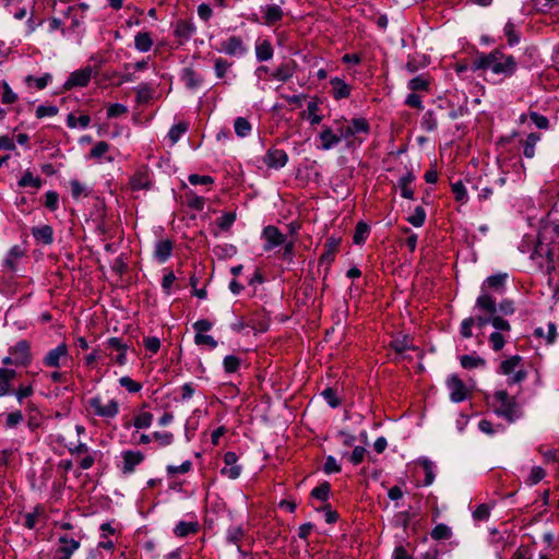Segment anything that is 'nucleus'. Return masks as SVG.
Segmentation results:
<instances>
[{
    "label": "nucleus",
    "mask_w": 559,
    "mask_h": 559,
    "mask_svg": "<svg viewBox=\"0 0 559 559\" xmlns=\"http://www.w3.org/2000/svg\"><path fill=\"white\" fill-rule=\"evenodd\" d=\"M546 258L548 273L555 270L556 261H559V223L545 225L539 233L538 243L531 254L532 259Z\"/></svg>",
    "instance_id": "nucleus-1"
},
{
    "label": "nucleus",
    "mask_w": 559,
    "mask_h": 559,
    "mask_svg": "<svg viewBox=\"0 0 559 559\" xmlns=\"http://www.w3.org/2000/svg\"><path fill=\"white\" fill-rule=\"evenodd\" d=\"M475 313L463 320L461 324V335L465 338L472 336V326L484 328L489 321V296L483 293L475 306Z\"/></svg>",
    "instance_id": "nucleus-2"
},
{
    "label": "nucleus",
    "mask_w": 559,
    "mask_h": 559,
    "mask_svg": "<svg viewBox=\"0 0 559 559\" xmlns=\"http://www.w3.org/2000/svg\"><path fill=\"white\" fill-rule=\"evenodd\" d=\"M493 413L498 417L506 419L508 424L513 423L518 417L515 399L510 396L507 391H497L495 393Z\"/></svg>",
    "instance_id": "nucleus-3"
},
{
    "label": "nucleus",
    "mask_w": 559,
    "mask_h": 559,
    "mask_svg": "<svg viewBox=\"0 0 559 559\" xmlns=\"http://www.w3.org/2000/svg\"><path fill=\"white\" fill-rule=\"evenodd\" d=\"M88 408L95 416L104 418L106 421L114 419L120 411V405L115 399H104L95 395L87 401Z\"/></svg>",
    "instance_id": "nucleus-4"
},
{
    "label": "nucleus",
    "mask_w": 559,
    "mask_h": 559,
    "mask_svg": "<svg viewBox=\"0 0 559 559\" xmlns=\"http://www.w3.org/2000/svg\"><path fill=\"white\" fill-rule=\"evenodd\" d=\"M522 360L523 358L519 355L511 356L500 362L497 372L509 376L508 382L510 384L520 383L526 378V371L522 368L518 369Z\"/></svg>",
    "instance_id": "nucleus-5"
},
{
    "label": "nucleus",
    "mask_w": 559,
    "mask_h": 559,
    "mask_svg": "<svg viewBox=\"0 0 559 559\" xmlns=\"http://www.w3.org/2000/svg\"><path fill=\"white\" fill-rule=\"evenodd\" d=\"M497 164L502 169V171H506V163L509 159H512L513 157L518 156V147L515 145V141L513 138H508L499 141L497 143Z\"/></svg>",
    "instance_id": "nucleus-6"
},
{
    "label": "nucleus",
    "mask_w": 559,
    "mask_h": 559,
    "mask_svg": "<svg viewBox=\"0 0 559 559\" xmlns=\"http://www.w3.org/2000/svg\"><path fill=\"white\" fill-rule=\"evenodd\" d=\"M447 388L450 393V400L454 403L463 402L467 397L468 390L456 374H451L448 378Z\"/></svg>",
    "instance_id": "nucleus-7"
},
{
    "label": "nucleus",
    "mask_w": 559,
    "mask_h": 559,
    "mask_svg": "<svg viewBox=\"0 0 559 559\" xmlns=\"http://www.w3.org/2000/svg\"><path fill=\"white\" fill-rule=\"evenodd\" d=\"M15 360V366H27L32 361L31 345L27 341H20L9 349Z\"/></svg>",
    "instance_id": "nucleus-8"
},
{
    "label": "nucleus",
    "mask_w": 559,
    "mask_h": 559,
    "mask_svg": "<svg viewBox=\"0 0 559 559\" xmlns=\"http://www.w3.org/2000/svg\"><path fill=\"white\" fill-rule=\"evenodd\" d=\"M262 238L264 239V251H270L275 247L285 243L286 236L280 231V229L273 225H269L262 230Z\"/></svg>",
    "instance_id": "nucleus-9"
},
{
    "label": "nucleus",
    "mask_w": 559,
    "mask_h": 559,
    "mask_svg": "<svg viewBox=\"0 0 559 559\" xmlns=\"http://www.w3.org/2000/svg\"><path fill=\"white\" fill-rule=\"evenodd\" d=\"M221 51L234 57H241L247 53L248 49L242 39L238 36H230L221 43Z\"/></svg>",
    "instance_id": "nucleus-10"
},
{
    "label": "nucleus",
    "mask_w": 559,
    "mask_h": 559,
    "mask_svg": "<svg viewBox=\"0 0 559 559\" xmlns=\"http://www.w3.org/2000/svg\"><path fill=\"white\" fill-rule=\"evenodd\" d=\"M80 547V542L69 538L67 535L59 537V546L55 559H71V556Z\"/></svg>",
    "instance_id": "nucleus-11"
},
{
    "label": "nucleus",
    "mask_w": 559,
    "mask_h": 559,
    "mask_svg": "<svg viewBox=\"0 0 559 559\" xmlns=\"http://www.w3.org/2000/svg\"><path fill=\"white\" fill-rule=\"evenodd\" d=\"M238 456L235 452H226L224 455L225 466L222 468V475L229 479H237L241 474V466L237 464Z\"/></svg>",
    "instance_id": "nucleus-12"
},
{
    "label": "nucleus",
    "mask_w": 559,
    "mask_h": 559,
    "mask_svg": "<svg viewBox=\"0 0 559 559\" xmlns=\"http://www.w3.org/2000/svg\"><path fill=\"white\" fill-rule=\"evenodd\" d=\"M341 243L340 238L330 237L324 243V251L320 257L319 264L325 265V271L328 272L329 266L332 264L335 258V253L338 250Z\"/></svg>",
    "instance_id": "nucleus-13"
},
{
    "label": "nucleus",
    "mask_w": 559,
    "mask_h": 559,
    "mask_svg": "<svg viewBox=\"0 0 559 559\" xmlns=\"http://www.w3.org/2000/svg\"><path fill=\"white\" fill-rule=\"evenodd\" d=\"M107 348L117 352L116 355L110 354L111 360L118 364L119 366H123L127 362V349L128 346L126 343H122L118 337H110L107 341Z\"/></svg>",
    "instance_id": "nucleus-14"
},
{
    "label": "nucleus",
    "mask_w": 559,
    "mask_h": 559,
    "mask_svg": "<svg viewBox=\"0 0 559 559\" xmlns=\"http://www.w3.org/2000/svg\"><path fill=\"white\" fill-rule=\"evenodd\" d=\"M287 160L288 156L286 152L280 148H270L263 158V162L267 167L275 169L284 167Z\"/></svg>",
    "instance_id": "nucleus-15"
},
{
    "label": "nucleus",
    "mask_w": 559,
    "mask_h": 559,
    "mask_svg": "<svg viewBox=\"0 0 559 559\" xmlns=\"http://www.w3.org/2000/svg\"><path fill=\"white\" fill-rule=\"evenodd\" d=\"M68 356V347L66 344H60L56 348L49 350L44 358V364L47 367H59L61 360Z\"/></svg>",
    "instance_id": "nucleus-16"
},
{
    "label": "nucleus",
    "mask_w": 559,
    "mask_h": 559,
    "mask_svg": "<svg viewBox=\"0 0 559 559\" xmlns=\"http://www.w3.org/2000/svg\"><path fill=\"white\" fill-rule=\"evenodd\" d=\"M319 111V102L311 99L307 104V108L300 112V118L309 121L311 126L319 124L322 121V115H320Z\"/></svg>",
    "instance_id": "nucleus-17"
},
{
    "label": "nucleus",
    "mask_w": 559,
    "mask_h": 559,
    "mask_svg": "<svg viewBox=\"0 0 559 559\" xmlns=\"http://www.w3.org/2000/svg\"><path fill=\"white\" fill-rule=\"evenodd\" d=\"M195 29L197 28L192 22L179 20L176 23L174 34L178 38L179 43L182 44L190 39V37L195 33Z\"/></svg>",
    "instance_id": "nucleus-18"
},
{
    "label": "nucleus",
    "mask_w": 559,
    "mask_h": 559,
    "mask_svg": "<svg viewBox=\"0 0 559 559\" xmlns=\"http://www.w3.org/2000/svg\"><path fill=\"white\" fill-rule=\"evenodd\" d=\"M123 457V473H132L136 465H139L143 460L144 455L140 451H124L122 453Z\"/></svg>",
    "instance_id": "nucleus-19"
},
{
    "label": "nucleus",
    "mask_w": 559,
    "mask_h": 559,
    "mask_svg": "<svg viewBox=\"0 0 559 559\" xmlns=\"http://www.w3.org/2000/svg\"><path fill=\"white\" fill-rule=\"evenodd\" d=\"M321 145L320 148L329 151L341 142V136L329 127H325L320 135Z\"/></svg>",
    "instance_id": "nucleus-20"
},
{
    "label": "nucleus",
    "mask_w": 559,
    "mask_h": 559,
    "mask_svg": "<svg viewBox=\"0 0 559 559\" xmlns=\"http://www.w3.org/2000/svg\"><path fill=\"white\" fill-rule=\"evenodd\" d=\"M460 362L464 369L468 370L477 368L485 369L487 366L486 358L477 356L475 354L461 356Z\"/></svg>",
    "instance_id": "nucleus-21"
},
{
    "label": "nucleus",
    "mask_w": 559,
    "mask_h": 559,
    "mask_svg": "<svg viewBox=\"0 0 559 559\" xmlns=\"http://www.w3.org/2000/svg\"><path fill=\"white\" fill-rule=\"evenodd\" d=\"M173 252V242L168 239L159 240L155 245L154 257L160 262H166Z\"/></svg>",
    "instance_id": "nucleus-22"
},
{
    "label": "nucleus",
    "mask_w": 559,
    "mask_h": 559,
    "mask_svg": "<svg viewBox=\"0 0 559 559\" xmlns=\"http://www.w3.org/2000/svg\"><path fill=\"white\" fill-rule=\"evenodd\" d=\"M262 11L264 13V23L270 26L280 22L284 15L283 10L276 4L266 5L265 8H262Z\"/></svg>",
    "instance_id": "nucleus-23"
},
{
    "label": "nucleus",
    "mask_w": 559,
    "mask_h": 559,
    "mask_svg": "<svg viewBox=\"0 0 559 559\" xmlns=\"http://www.w3.org/2000/svg\"><path fill=\"white\" fill-rule=\"evenodd\" d=\"M332 94L336 99L346 98L350 94V86L340 78L331 80Z\"/></svg>",
    "instance_id": "nucleus-24"
},
{
    "label": "nucleus",
    "mask_w": 559,
    "mask_h": 559,
    "mask_svg": "<svg viewBox=\"0 0 559 559\" xmlns=\"http://www.w3.org/2000/svg\"><path fill=\"white\" fill-rule=\"evenodd\" d=\"M32 235L37 241L49 245L53 241V230L49 225L34 227Z\"/></svg>",
    "instance_id": "nucleus-25"
},
{
    "label": "nucleus",
    "mask_w": 559,
    "mask_h": 559,
    "mask_svg": "<svg viewBox=\"0 0 559 559\" xmlns=\"http://www.w3.org/2000/svg\"><path fill=\"white\" fill-rule=\"evenodd\" d=\"M91 72H74L72 75L64 82V90H70L74 86H85L91 80Z\"/></svg>",
    "instance_id": "nucleus-26"
},
{
    "label": "nucleus",
    "mask_w": 559,
    "mask_h": 559,
    "mask_svg": "<svg viewBox=\"0 0 559 559\" xmlns=\"http://www.w3.org/2000/svg\"><path fill=\"white\" fill-rule=\"evenodd\" d=\"M255 56L259 61H266L273 56V47L267 39L258 40L255 45Z\"/></svg>",
    "instance_id": "nucleus-27"
},
{
    "label": "nucleus",
    "mask_w": 559,
    "mask_h": 559,
    "mask_svg": "<svg viewBox=\"0 0 559 559\" xmlns=\"http://www.w3.org/2000/svg\"><path fill=\"white\" fill-rule=\"evenodd\" d=\"M15 374L13 369L0 368V397L10 392V383Z\"/></svg>",
    "instance_id": "nucleus-28"
},
{
    "label": "nucleus",
    "mask_w": 559,
    "mask_h": 559,
    "mask_svg": "<svg viewBox=\"0 0 559 559\" xmlns=\"http://www.w3.org/2000/svg\"><path fill=\"white\" fill-rule=\"evenodd\" d=\"M133 190H146L150 188V177L146 170H139L130 180Z\"/></svg>",
    "instance_id": "nucleus-29"
},
{
    "label": "nucleus",
    "mask_w": 559,
    "mask_h": 559,
    "mask_svg": "<svg viewBox=\"0 0 559 559\" xmlns=\"http://www.w3.org/2000/svg\"><path fill=\"white\" fill-rule=\"evenodd\" d=\"M182 82L187 86V88L194 91L201 87L203 78L200 72H183Z\"/></svg>",
    "instance_id": "nucleus-30"
},
{
    "label": "nucleus",
    "mask_w": 559,
    "mask_h": 559,
    "mask_svg": "<svg viewBox=\"0 0 559 559\" xmlns=\"http://www.w3.org/2000/svg\"><path fill=\"white\" fill-rule=\"evenodd\" d=\"M430 80L427 75L420 74L408 82V88L413 92H427L429 90Z\"/></svg>",
    "instance_id": "nucleus-31"
},
{
    "label": "nucleus",
    "mask_w": 559,
    "mask_h": 559,
    "mask_svg": "<svg viewBox=\"0 0 559 559\" xmlns=\"http://www.w3.org/2000/svg\"><path fill=\"white\" fill-rule=\"evenodd\" d=\"M491 325L498 331L509 332L511 330L510 323L502 318V316L497 314V309L495 302L491 300Z\"/></svg>",
    "instance_id": "nucleus-32"
},
{
    "label": "nucleus",
    "mask_w": 559,
    "mask_h": 559,
    "mask_svg": "<svg viewBox=\"0 0 559 559\" xmlns=\"http://www.w3.org/2000/svg\"><path fill=\"white\" fill-rule=\"evenodd\" d=\"M134 45L138 50L146 52L152 48L153 39L148 33L141 32L135 35Z\"/></svg>",
    "instance_id": "nucleus-33"
},
{
    "label": "nucleus",
    "mask_w": 559,
    "mask_h": 559,
    "mask_svg": "<svg viewBox=\"0 0 559 559\" xmlns=\"http://www.w3.org/2000/svg\"><path fill=\"white\" fill-rule=\"evenodd\" d=\"M414 176L411 173H407L406 175L402 176L399 179V187L401 188V194L405 199H413L414 198V191L409 187V185L413 182Z\"/></svg>",
    "instance_id": "nucleus-34"
},
{
    "label": "nucleus",
    "mask_w": 559,
    "mask_h": 559,
    "mask_svg": "<svg viewBox=\"0 0 559 559\" xmlns=\"http://www.w3.org/2000/svg\"><path fill=\"white\" fill-rule=\"evenodd\" d=\"M540 140V135L537 133H530L523 143V154L527 158H533L535 155V146Z\"/></svg>",
    "instance_id": "nucleus-35"
},
{
    "label": "nucleus",
    "mask_w": 559,
    "mask_h": 559,
    "mask_svg": "<svg viewBox=\"0 0 559 559\" xmlns=\"http://www.w3.org/2000/svg\"><path fill=\"white\" fill-rule=\"evenodd\" d=\"M198 528L199 524L197 522H179L176 525L174 533L178 537H185L189 534L197 533Z\"/></svg>",
    "instance_id": "nucleus-36"
},
{
    "label": "nucleus",
    "mask_w": 559,
    "mask_h": 559,
    "mask_svg": "<svg viewBox=\"0 0 559 559\" xmlns=\"http://www.w3.org/2000/svg\"><path fill=\"white\" fill-rule=\"evenodd\" d=\"M90 122L91 118L87 115H81L80 117H76L74 114L71 112L67 117V126L71 129H74L76 127L85 129L88 127Z\"/></svg>",
    "instance_id": "nucleus-37"
},
{
    "label": "nucleus",
    "mask_w": 559,
    "mask_h": 559,
    "mask_svg": "<svg viewBox=\"0 0 559 559\" xmlns=\"http://www.w3.org/2000/svg\"><path fill=\"white\" fill-rule=\"evenodd\" d=\"M51 81V75L49 73H46L45 75L40 78H35L33 75H27L25 78V82L29 87H35L36 90H43L45 88L48 83Z\"/></svg>",
    "instance_id": "nucleus-38"
},
{
    "label": "nucleus",
    "mask_w": 559,
    "mask_h": 559,
    "mask_svg": "<svg viewBox=\"0 0 559 559\" xmlns=\"http://www.w3.org/2000/svg\"><path fill=\"white\" fill-rule=\"evenodd\" d=\"M153 423V414L150 412L139 413L133 419V426L138 429L148 428Z\"/></svg>",
    "instance_id": "nucleus-39"
},
{
    "label": "nucleus",
    "mask_w": 559,
    "mask_h": 559,
    "mask_svg": "<svg viewBox=\"0 0 559 559\" xmlns=\"http://www.w3.org/2000/svg\"><path fill=\"white\" fill-rule=\"evenodd\" d=\"M188 130V123L187 122H179L175 126H173L168 132V138L171 141V143L178 142V140L185 134Z\"/></svg>",
    "instance_id": "nucleus-40"
},
{
    "label": "nucleus",
    "mask_w": 559,
    "mask_h": 559,
    "mask_svg": "<svg viewBox=\"0 0 559 559\" xmlns=\"http://www.w3.org/2000/svg\"><path fill=\"white\" fill-rule=\"evenodd\" d=\"M426 219V212L423 206H417L414 213L407 217V222L414 227H420L424 225Z\"/></svg>",
    "instance_id": "nucleus-41"
},
{
    "label": "nucleus",
    "mask_w": 559,
    "mask_h": 559,
    "mask_svg": "<svg viewBox=\"0 0 559 559\" xmlns=\"http://www.w3.org/2000/svg\"><path fill=\"white\" fill-rule=\"evenodd\" d=\"M40 185V178L35 177L31 171H26L19 180L20 187H32L35 189H39Z\"/></svg>",
    "instance_id": "nucleus-42"
},
{
    "label": "nucleus",
    "mask_w": 559,
    "mask_h": 559,
    "mask_svg": "<svg viewBox=\"0 0 559 559\" xmlns=\"http://www.w3.org/2000/svg\"><path fill=\"white\" fill-rule=\"evenodd\" d=\"M234 128H235L236 134L241 138L247 136L249 134V132L251 131L250 122L246 118H242V117H238L235 120Z\"/></svg>",
    "instance_id": "nucleus-43"
},
{
    "label": "nucleus",
    "mask_w": 559,
    "mask_h": 559,
    "mask_svg": "<svg viewBox=\"0 0 559 559\" xmlns=\"http://www.w3.org/2000/svg\"><path fill=\"white\" fill-rule=\"evenodd\" d=\"M348 126L352 129L354 135L357 133L369 132V123L364 118H355L348 123Z\"/></svg>",
    "instance_id": "nucleus-44"
},
{
    "label": "nucleus",
    "mask_w": 559,
    "mask_h": 559,
    "mask_svg": "<svg viewBox=\"0 0 559 559\" xmlns=\"http://www.w3.org/2000/svg\"><path fill=\"white\" fill-rule=\"evenodd\" d=\"M508 278V273H497L491 275V290L502 293Z\"/></svg>",
    "instance_id": "nucleus-45"
},
{
    "label": "nucleus",
    "mask_w": 559,
    "mask_h": 559,
    "mask_svg": "<svg viewBox=\"0 0 559 559\" xmlns=\"http://www.w3.org/2000/svg\"><path fill=\"white\" fill-rule=\"evenodd\" d=\"M497 314L499 316H512L515 312L514 301L511 299H503L498 306H496Z\"/></svg>",
    "instance_id": "nucleus-46"
},
{
    "label": "nucleus",
    "mask_w": 559,
    "mask_h": 559,
    "mask_svg": "<svg viewBox=\"0 0 559 559\" xmlns=\"http://www.w3.org/2000/svg\"><path fill=\"white\" fill-rule=\"evenodd\" d=\"M369 234V227L367 224L359 222L356 225L355 233H354V242L359 245L362 243Z\"/></svg>",
    "instance_id": "nucleus-47"
},
{
    "label": "nucleus",
    "mask_w": 559,
    "mask_h": 559,
    "mask_svg": "<svg viewBox=\"0 0 559 559\" xmlns=\"http://www.w3.org/2000/svg\"><path fill=\"white\" fill-rule=\"evenodd\" d=\"M223 366L227 373H234L240 366V359L235 355H228L224 358Z\"/></svg>",
    "instance_id": "nucleus-48"
},
{
    "label": "nucleus",
    "mask_w": 559,
    "mask_h": 559,
    "mask_svg": "<svg viewBox=\"0 0 559 559\" xmlns=\"http://www.w3.org/2000/svg\"><path fill=\"white\" fill-rule=\"evenodd\" d=\"M421 466L425 471V486H429L435 480V473H433V463L429 461L428 459H424L420 461Z\"/></svg>",
    "instance_id": "nucleus-49"
},
{
    "label": "nucleus",
    "mask_w": 559,
    "mask_h": 559,
    "mask_svg": "<svg viewBox=\"0 0 559 559\" xmlns=\"http://www.w3.org/2000/svg\"><path fill=\"white\" fill-rule=\"evenodd\" d=\"M119 383L122 388L128 390L130 393H136L142 389V384L132 380L130 377L124 376L119 379Z\"/></svg>",
    "instance_id": "nucleus-50"
},
{
    "label": "nucleus",
    "mask_w": 559,
    "mask_h": 559,
    "mask_svg": "<svg viewBox=\"0 0 559 559\" xmlns=\"http://www.w3.org/2000/svg\"><path fill=\"white\" fill-rule=\"evenodd\" d=\"M330 493V485L329 483H323L320 486L316 487L311 491V496L318 500L325 501L329 498Z\"/></svg>",
    "instance_id": "nucleus-51"
},
{
    "label": "nucleus",
    "mask_w": 559,
    "mask_h": 559,
    "mask_svg": "<svg viewBox=\"0 0 559 559\" xmlns=\"http://www.w3.org/2000/svg\"><path fill=\"white\" fill-rule=\"evenodd\" d=\"M433 539H448L451 537V530L445 524H438L431 532Z\"/></svg>",
    "instance_id": "nucleus-52"
},
{
    "label": "nucleus",
    "mask_w": 559,
    "mask_h": 559,
    "mask_svg": "<svg viewBox=\"0 0 559 559\" xmlns=\"http://www.w3.org/2000/svg\"><path fill=\"white\" fill-rule=\"evenodd\" d=\"M236 219V214L235 213H225L224 215H222L217 221V226L219 227L221 230H228L231 225L234 224Z\"/></svg>",
    "instance_id": "nucleus-53"
},
{
    "label": "nucleus",
    "mask_w": 559,
    "mask_h": 559,
    "mask_svg": "<svg viewBox=\"0 0 559 559\" xmlns=\"http://www.w3.org/2000/svg\"><path fill=\"white\" fill-rule=\"evenodd\" d=\"M59 109L57 106H45L40 105L36 108V117L38 119L45 118V117H53L58 114Z\"/></svg>",
    "instance_id": "nucleus-54"
},
{
    "label": "nucleus",
    "mask_w": 559,
    "mask_h": 559,
    "mask_svg": "<svg viewBox=\"0 0 559 559\" xmlns=\"http://www.w3.org/2000/svg\"><path fill=\"white\" fill-rule=\"evenodd\" d=\"M23 252L22 250L20 249V247L17 246H14L13 248H11L9 254H8V258L5 259V265L11 269V270H14L15 269V261L17 259H20L22 257Z\"/></svg>",
    "instance_id": "nucleus-55"
},
{
    "label": "nucleus",
    "mask_w": 559,
    "mask_h": 559,
    "mask_svg": "<svg viewBox=\"0 0 559 559\" xmlns=\"http://www.w3.org/2000/svg\"><path fill=\"white\" fill-rule=\"evenodd\" d=\"M452 192L455 197V200L459 202L466 201V189L462 181H456L451 185Z\"/></svg>",
    "instance_id": "nucleus-56"
},
{
    "label": "nucleus",
    "mask_w": 559,
    "mask_h": 559,
    "mask_svg": "<svg viewBox=\"0 0 559 559\" xmlns=\"http://www.w3.org/2000/svg\"><path fill=\"white\" fill-rule=\"evenodd\" d=\"M192 463L190 461H185L181 465H168L167 473L169 476H174L176 474H186L191 469Z\"/></svg>",
    "instance_id": "nucleus-57"
},
{
    "label": "nucleus",
    "mask_w": 559,
    "mask_h": 559,
    "mask_svg": "<svg viewBox=\"0 0 559 559\" xmlns=\"http://www.w3.org/2000/svg\"><path fill=\"white\" fill-rule=\"evenodd\" d=\"M366 452L367 451L364 447H355L353 452L347 454L349 462L354 465L360 464L365 459Z\"/></svg>",
    "instance_id": "nucleus-58"
},
{
    "label": "nucleus",
    "mask_w": 559,
    "mask_h": 559,
    "mask_svg": "<svg viewBox=\"0 0 559 559\" xmlns=\"http://www.w3.org/2000/svg\"><path fill=\"white\" fill-rule=\"evenodd\" d=\"M503 32H504V35L507 36L508 38V43L510 45H514V44H518L519 40H520V36L516 34L515 32V26L513 23L511 22H508L506 25H504V28H503Z\"/></svg>",
    "instance_id": "nucleus-59"
},
{
    "label": "nucleus",
    "mask_w": 559,
    "mask_h": 559,
    "mask_svg": "<svg viewBox=\"0 0 559 559\" xmlns=\"http://www.w3.org/2000/svg\"><path fill=\"white\" fill-rule=\"evenodd\" d=\"M152 438L157 441L162 447H166L173 443L174 435L171 432H159L155 431Z\"/></svg>",
    "instance_id": "nucleus-60"
},
{
    "label": "nucleus",
    "mask_w": 559,
    "mask_h": 559,
    "mask_svg": "<svg viewBox=\"0 0 559 559\" xmlns=\"http://www.w3.org/2000/svg\"><path fill=\"white\" fill-rule=\"evenodd\" d=\"M194 343L197 345H207L211 348H215L217 346V341H215L213 336L201 333L195 334Z\"/></svg>",
    "instance_id": "nucleus-61"
},
{
    "label": "nucleus",
    "mask_w": 559,
    "mask_h": 559,
    "mask_svg": "<svg viewBox=\"0 0 559 559\" xmlns=\"http://www.w3.org/2000/svg\"><path fill=\"white\" fill-rule=\"evenodd\" d=\"M227 540L229 543H238L243 537V530L241 526H231L227 531Z\"/></svg>",
    "instance_id": "nucleus-62"
},
{
    "label": "nucleus",
    "mask_w": 559,
    "mask_h": 559,
    "mask_svg": "<svg viewBox=\"0 0 559 559\" xmlns=\"http://www.w3.org/2000/svg\"><path fill=\"white\" fill-rule=\"evenodd\" d=\"M128 112L127 106L122 104H111L107 109L108 118H116Z\"/></svg>",
    "instance_id": "nucleus-63"
},
{
    "label": "nucleus",
    "mask_w": 559,
    "mask_h": 559,
    "mask_svg": "<svg viewBox=\"0 0 559 559\" xmlns=\"http://www.w3.org/2000/svg\"><path fill=\"white\" fill-rule=\"evenodd\" d=\"M322 396L331 407H337L340 400L336 396V392L332 388H326L322 392Z\"/></svg>",
    "instance_id": "nucleus-64"
}]
</instances>
